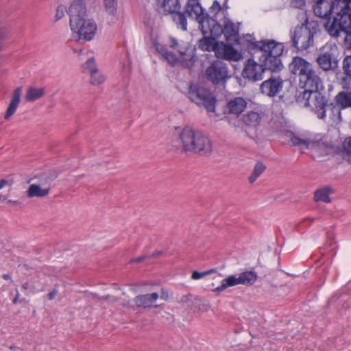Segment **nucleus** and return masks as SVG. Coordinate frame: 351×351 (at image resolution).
Masks as SVG:
<instances>
[{"label": "nucleus", "mask_w": 351, "mask_h": 351, "mask_svg": "<svg viewBox=\"0 0 351 351\" xmlns=\"http://www.w3.org/2000/svg\"><path fill=\"white\" fill-rule=\"evenodd\" d=\"M108 298V296H106L105 298H104L105 300H106L107 298Z\"/></svg>", "instance_id": "nucleus-57"}, {"label": "nucleus", "mask_w": 351, "mask_h": 351, "mask_svg": "<svg viewBox=\"0 0 351 351\" xmlns=\"http://www.w3.org/2000/svg\"><path fill=\"white\" fill-rule=\"evenodd\" d=\"M149 258V256L147 255H142L136 258L131 259L130 263H141L144 261L145 260Z\"/></svg>", "instance_id": "nucleus-46"}, {"label": "nucleus", "mask_w": 351, "mask_h": 351, "mask_svg": "<svg viewBox=\"0 0 351 351\" xmlns=\"http://www.w3.org/2000/svg\"><path fill=\"white\" fill-rule=\"evenodd\" d=\"M205 76L208 82L218 88H224L230 78L227 64L219 60H214L206 68Z\"/></svg>", "instance_id": "nucleus-7"}, {"label": "nucleus", "mask_w": 351, "mask_h": 351, "mask_svg": "<svg viewBox=\"0 0 351 351\" xmlns=\"http://www.w3.org/2000/svg\"><path fill=\"white\" fill-rule=\"evenodd\" d=\"M335 1L337 6L340 3H346L345 5H349L351 3V0H335Z\"/></svg>", "instance_id": "nucleus-51"}, {"label": "nucleus", "mask_w": 351, "mask_h": 351, "mask_svg": "<svg viewBox=\"0 0 351 351\" xmlns=\"http://www.w3.org/2000/svg\"><path fill=\"white\" fill-rule=\"evenodd\" d=\"M331 189L328 186L318 189L315 192L314 200L315 202L329 203L330 202L329 195L331 193Z\"/></svg>", "instance_id": "nucleus-31"}, {"label": "nucleus", "mask_w": 351, "mask_h": 351, "mask_svg": "<svg viewBox=\"0 0 351 351\" xmlns=\"http://www.w3.org/2000/svg\"><path fill=\"white\" fill-rule=\"evenodd\" d=\"M216 57L229 61H238L242 58V55L232 45L220 43L219 49H216Z\"/></svg>", "instance_id": "nucleus-16"}, {"label": "nucleus", "mask_w": 351, "mask_h": 351, "mask_svg": "<svg viewBox=\"0 0 351 351\" xmlns=\"http://www.w3.org/2000/svg\"><path fill=\"white\" fill-rule=\"evenodd\" d=\"M19 291L16 289V295L12 300L13 304H16L19 301ZM24 301H25V299L20 300L21 302H24Z\"/></svg>", "instance_id": "nucleus-49"}, {"label": "nucleus", "mask_w": 351, "mask_h": 351, "mask_svg": "<svg viewBox=\"0 0 351 351\" xmlns=\"http://www.w3.org/2000/svg\"><path fill=\"white\" fill-rule=\"evenodd\" d=\"M341 84L343 88H351V56H346L342 62Z\"/></svg>", "instance_id": "nucleus-21"}, {"label": "nucleus", "mask_w": 351, "mask_h": 351, "mask_svg": "<svg viewBox=\"0 0 351 351\" xmlns=\"http://www.w3.org/2000/svg\"><path fill=\"white\" fill-rule=\"evenodd\" d=\"M186 14H187L186 11L184 12H180V10L172 14L173 21L177 25V27L183 31L187 30V19Z\"/></svg>", "instance_id": "nucleus-30"}, {"label": "nucleus", "mask_w": 351, "mask_h": 351, "mask_svg": "<svg viewBox=\"0 0 351 351\" xmlns=\"http://www.w3.org/2000/svg\"><path fill=\"white\" fill-rule=\"evenodd\" d=\"M179 139L185 152H192L202 156H208L212 153L211 141L201 131L185 127L180 133Z\"/></svg>", "instance_id": "nucleus-4"}, {"label": "nucleus", "mask_w": 351, "mask_h": 351, "mask_svg": "<svg viewBox=\"0 0 351 351\" xmlns=\"http://www.w3.org/2000/svg\"><path fill=\"white\" fill-rule=\"evenodd\" d=\"M193 19L198 23L199 28L204 36L210 34L212 37L217 38L223 34L221 25L217 21L216 19L210 16L205 10Z\"/></svg>", "instance_id": "nucleus-9"}, {"label": "nucleus", "mask_w": 351, "mask_h": 351, "mask_svg": "<svg viewBox=\"0 0 351 351\" xmlns=\"http://www.w3.org/2000/svg\"><path fill=\"white\" fill-rule=\"evenodd\" d=\"M295 98L298 104L309 107L319 119L324 120L328 112L331 120H340L339 108L319 90H297Z\"/></svg>", "instance_id": "nucleus-2"}, {"label": "nucleus", "mask_w": 351, "mask_h": 351, "mask_svg": "<svg viewBox=\"0 0 351 351\" xmlns=\"http://www.w3.org/2000/svg\"><path fill=\"white\" fill-rule=\"evenodd\" d=\"M162 254L161 251H158L155 253H153L152 255L149 256V258H157Z\"/></svg>", "instance_id": "nucleus-52"}, {"label": "nucleus", "mask_w": 351, "mask_h": 351, "mask_svg": "<svg viewBox=\"0 0 351 351\" xmlns=\"http://www.w3.org/2000/svg\"><path fill=\"white\" fill-rule=\"evenodd\" d=\"M2 278L4 279V280H10L11 279V276L9 275V274H4L2 275Z\"/></svg>", "instance_id": "nucleus-54"}, {"label": "nucleus", "mask_w": 351, "mask_h": 351, "mask_svg": "<svg viewBox=\"0 0 351 351\" xmlns=\"http://www.w3.org/2000/svg\"><path fill=\"white\" fill-rule=\"evenodd\" d=\"M178 41L176 38H171L170 39V46L171 47L175 49L176 47H178Z\"/></svg>", "instance_id": "nucleus-50"}, {"label": "nucleus", "mask_w": 351, "mask_h": 351, "mask_svg": "<svg viewBox=\"0 0 351 351\" xmlns=\"http://www.w3.org/2000/svg\"><path fill=\"white\" fill-rule=\"evenodd\" d=\"M220 43L215 41V38L211 36H204L198 42V47L204 51H214L216 54V49H219Z\"/></svg>", "instance_id": "nucleus-23"}, {"label": "nucleus", "mask_w": 351, "mask_h": 351, "mask_svg": "<svg viewBox=\"0 0 351 351\" xmlns=\"http://www.w3.org/2000/svg\"><path fill=\"white\" fill-rule=\"evenodd\" d=\"M325 27L329 34L338 37L341 32L351 33V7L344 5L340 10L337 11L332 22L327 21Z\"/></svg>", "instance_id": "nucleus-6"}, {"label": "nucleus", "mask_w": 351, "mask_h": 351, "mask_svg": "<svg viewBox=\"0 0 351 351\" xmlns=\"http://www.w3.org/2000/svg\"><path fill=\"white\" fill-rule=\"evenodd\" d=\"M58 294V291L56 289H53L51 291H50L48 294V299L49 300H52L55 298L56 295Z\"/></svg>", "instance_id": "nucleus-47"}, {"label": "nucleus", "mask_w": 351, "mask_h": 351, "mask_svg": "<svg viewBox=\"0 0 351 351\" xmlns=\"http://www.w3.org/2000/svg\"><path fill=\"white\" fill-rule=\"evenodd\" d=\"M236 286L235 276L231 275L222 280L221 285L215 288L213 291L220 293L228 287Z\"/></svg>", "instance_id": "nucleus-33"}, {"label": "nucleus", "mask_w": 351, "mask_h": 351, "mask_svg": "<svg viewBox=\"0 0 351 351\" xmlns=\"http://www.w3.org/2000/svg\"><path fill=\"white\" fill-rule=\"evenodd\" d=\"M155 48L157 52L163 57L169 51L167 46L160 43L155 44Z\"/></svg>", "instance_id": "nucleus-42"}, {"label": "nucleus", "mask_w": 351, "mask_h": 351, "mask_svg": "<svg viewBox=\"0 0 351 351\" xmlns=\"http://www.w3.org/2000/svg\"><path fill=\"white\" fill-rule=\"evenodd\" d=\"M246 101L241 97L232 98L228 101L225 111L239 117L246 108Z\"/></svg>", "instance_id": "nucleus-19"}, {"label": "nucleus", "mask_w": 351, "mask_h": 351, "mask_svg": "<svg viewBox=\"0 0 351 351\" xmlns=\"http://www.w3.org/2000/svg\"><path fill=\"white\" fill-rule=\"evenodd\" d=\"M266 166L262 162L256 163L251 176L249 177L250 183H254L256 179L265 171Z\"/></svg>", "instance_id": "nucleus-34"}, {"label": "nucleus", "mask_w": 351, "mask_h": 351, "mask_svg": "<svg viewBox=\"0 0 351 351\" xmlns=\"http://www.w3.org/2000/svg\"><path fill=\"white\" fill-rule=\"evenodd\" d=\"M29 288V283L28 282H25L22 285V289H24V290H27Z\"/></svg>", "instance_id": "nucleus-56"}, {"label": "nucleus", "mask_w": 351, "mask_h": 351, "mask_svg": "<svg viewBox=\"0 0 351 351\" xmlns=\"http://www.w3.org/2000/svg\"><path fill=\"white\" fill-rule=\"evenodd\" d=\"M316 62L324 71H335L338 68V59L336 51L332 49H324L317 56Z\"/></svg>", "instance_id": "nucleus-11"}, {"label": "nucleus", "mask_w": 351, "mask_h": 351, "mask_svg": "<svg viewBox=\"0 0 351 351\" xmlns=\"http://www.w3.org/2000/svg\"><path fill=\"white\" fill-rule=\"evenodd\" d=\"M206 276V273H205V271L199 272L197 271H194L192 273L191 278L193 280H198V279H200L201 278H203Z\"/></svg>", "instance_id": "nucleus-44"}, {"label": "nucleus", "mask_w": 351, "mask_h": 351, "mask_svg": "<svg viewBox=\"0 0 351 351\" xmlns=\"http://www.w3.org/2000/svg\"><path fill=\"white\" fill-rule=\"evenodd\" d=\"M335 10L337 11L338 7L335 1L330 3L327 0H317L313 7L315 14L319 18L328 19V21H330V15Z\"/></svg>", "instance_id": "nucleus-14"}, {"label": "nucleus", "mask_w": 351, "mask_h": 351, "mask_svg": "<svg viewBox=\"0 0 351 351\" xmlns=\"http://www.w3.org/2000/svg\"><path fill=\"white\" fill-rule=\"evenodd\" d=\"M287 136L289 138L293 145L310 149L313 154H317L322 156L329 154L330 147L322 141H309L302 139L291 132L287 134Z\"/></svg>", "instance_id": "nucleus-10"}, {"label": "nucleus", "mask_w": 351, "mask_h": 351, "mask_svg": "<svg viewBox=\"0 0 351 351\" xmlns=\"http://www.w3.org/2000/svg\"><path fill=\"white\" fill-rule=\"evenodd\" d=\"M195 51V49L191 46L185 47L184 50H179L180 58L178 59V62H180L183 67L187 69L193 68L197 60Z\"/></svg>", "instance_id": "nucleus-18"}, {"label": "nucleus", "mask_w": 351, "mask_h": 351, "mask_svg": "<svg viewBox=\"0 0 351 351\" xmlns=\"http://www.w3.org/2000/svg\"><path fill=\"white\" fill-rule=\"evenodd\" d=\"M38 180V183H36L37 184H40L41 187H47L50 186L51 182L53 181L52 177L47 175V174H42L38 176H36L34 178H32L31 180Z\"/></svg>", "instance_id": "nucleus-35"}, {"label": "nucleus", "mask_w": 351, "mask_h": 351, "mask_svg": "<svg viewBox=\"0 0 351 351\" xmlns=\"http://www.w3.org/2000/svg\"><path fill=\"white\" fill-rule=\"evenodd\" d=\"M90 83L95 86L101 84L105 80V77L99 72L98 69L90 73Z\"/></svg>", "instance_id": "nucleus-36"}, {"label": "nucleus", "mask_w": 351, "mask_h": 351, "mask_svg": "<svg viewBox=\"0 0 351 351\" xmlns=\"http://www.w3.org/2000/svg\"><path fill=\"white\" fill-rule=\"evenodd\" d=\"M315 33L314 28H311L306 23L295 27L291 38V46L298 51H304L313 45Z\"/></svg>", "instance_id": "nucleus-8"}, {"label": "nucleus", "mask_w": 351, "mask_h": 351, "mask_svg": "<svg viewBox=\"0 0 351 351\" xmlns=\"http://www.w3.org/2000/svg\"><path fill=\"white\" fill-rule=\"evenodd\" d=\"M204 10V9L201 6L199 0H188L185 5L187 15L192 19Z\"/></svg>", "instance_id": "nucleus-27"}, {"label": "nucleus", "mask_w": 351, "mask_h": 351, "mask_svg": "<svg viewBox=\"0 0 351 351\" xmlns=\"http://www.w3.org/2000/svg\"><path fill=\"white\" fill-rule=\"evenodd\" d=\"M192 297H193V295L191 293H188L186 295H184L180 298L179 302L182 303V304H186L191 300Z\"/></svg>", "instance_id": "nucleus-45"}, {"label": "nucleus", "mask_w": 351, "mask_h": 351, "mask_svg": "<svg viewBox=\"0 0 351 351\" xmlns=\"http://www.w3.org/2000/svg\"><path fill=\"white\" fill-rule=\"evenodd\" d=\"M299 83L301 87L297 90L315 91L323 88L322 80L313 68L299 79Z\"/></svg>", "instance_id": "nucleus-12"}, {"label": "nucleus", "mask_w": 351, "mask_h": 351, "mask_svg": "<svg viewBox=\"0 0 351 351\" xmlns=\"http://www.w3.org/2000/svg\"><path fill=\"white\" fill-rule=\"evenodd\" d=\"M283 82L280 77L271 76L261 83L260 90L263 95L274 97L282 91Z\"/></svg>", "instance_id": "nucleus-13"}, {"label": "nucleus", "mask_w": 351, "mask_h": 351, "mask_svg": "<svg viewBox=\"0 0 351 351\" xmlns=\"http://www.w3.org/2000/svg\"><path fill=\"white\" fill-rule=\"evenodd\" d=\"M349 90H343L338 93L335 97V104L339 108L340 119L341 118V110L351 108V87L346 88Z\"/></svg>", "instance_id": "nucleus-20"}, {"label": "nucleus", "mask_w": 351, "mask_h": 351, "mask_svg": "<svg viewBox=\"0 0 351 351\" xmlns=\"http://www.w3.org/2000/svg\"><path fill=\"white\" fill-rule=\"evenodd\" d=\"M21 92L22 87H18L14 90L11 101L8 107L4 117L5 119H8L16 112L21 101Z\"/></svg>", "instance_id": "nucleus-22"}, {"label": "nucleus", "mask_w": 351, "mask_h": 351, "mask_svg": "<svg viewBox=\"0 0 351 351\" xmlns=\"http://www.w3.org/2000/svg\"><path fill=\"white\" fill-rule=\"evenodd\" d=\"M291 73L298 75L299 79L305 75L311 69L313 65L302 57H293L292 61L289 65Z\"/></svg>", "instance_id": "nucleus-15"}, {"label": "nucleus", "mask_w": 351, "mask_h": 351, "mask_svg": "<svg viewBox=\"0 0 351 351\" xmlns=\"http://www.w3.org/2000/svg\"><path fill=\"white\" fill-rule=\"evenodd\" d=\"M44 95L45 90L43 88H36L30 87L27 91L25 99L27 101H34L43 97Z\"/></svg>", "instance_id": "nucleus-32"}, {"label": "nucleus", "mask_w": 351, "mask_h": 351, "mask_svg": "<svg viewBox=\"0 0 351 351\" xmlns=\"http://www.w3.org/2000/svg\"><path fill=\"white\" fill-rule=\"evenodd\" d=\"M158 298V294L157 293L139 295L134 298V302L138 307L149 308Z\"/></svg>", "instance_id": "nucleus-24"}, {"label": "nucleus", "mask_w": 351, "mask_h": 351, "mask_svg": "<svg viewBox=\"0 0 351 351\" xmlns=\"http://www.w3.org/2000/svg\"><path fill=\"white\" fill-rule=\"evenodd\" d=\"M186 96L197 106L204 108L208 112H215L217 98L209 88L199 83H191Z\"/></svg>", "instance_id": "nucleus-5"}, {"label": "nucleus", "mask_w": 351, "mask_h": 351, "mask_svg": "<svg viewBox=\"0 0 351 351\" xmlns=\"http://www.w3.org/2000/svg\"><path fill=\"white\" fill-rule=\"evenodd\" d=\"M221 9V7L220 3L217 1H214L212 5L209 8L210 14H213V16H211L215 19V17L216 16L217 13L219 12Z\"/></svg>", "instance_id": "nucleus-41"}, {"label": "nucleus", "mask_w": 351, "mask_h": 351, "mask_svg": "<svg viewBox=\"0 0 351 351\" xmlns=\"http://www.w3.org/2000/svg\"><path fill=\"white\" fill-rule=\"evenodd\" d=\"M346 36L345 38V41L346 45H348V47L351 49V33H346Z\"/></svg>", "instance_id": "nucleus-48"}, {"label": "nucleus", "mask_w": 351, "mask_h": 351, "mask_svg": "<svg viewBox=\"0 0 351 351\" xmlns=\"http://www.w3.org/2000/svg\"><path fill=\"white\" fill-rule=\"evenodd\" d=\"M51 186L41 187L40 184H32L29 185L27 195L29 198L32 197H44L49 195Z\"/></svg>", "instance_id": "nucleus-25"}, {"label": "nucleus", "mask_w": 351, "mask_h": 351, "mask_svg": "<svg viewBox=\"0 0 351 351\" xmlns=\"http://www.w3.org/2000/svg\"><path fill=\"white\" fill-rule=\"evenodd\" d=\"M263 117L264 112L256 108L244 114L242 117V121L246 126L256 128L260 125Z\"/></svg>", "instance_id": "nucleus-17"}, {"label": "nucleus", "mask_w": 351, "mask_h": 351, "mask_svg": "<svg viewBox=\"0 0 351 351\" xmlns=\"http://www.w3.org/2000/svg\"><path fill=\"white\" fill-rule=\"evenodd\" d=\"M64 15V8L62 5H59L56 9V20L61 19Z\"/></svg>", "instance_id": "nucleus-43"}, {"label": "nucleus", "mask_w": 351, "mask_h": 351, "mask_svg": "<svg viewBox=\"0 0 351 351\" xmlns=\"http://www.w3.org/2000/svg\"><path fill=\"white\" fill-rule=\"evenodd\" d=\"M106 11L111 15H114L117 9V0H104Z\"/></svg>", "instance_id": "nucleus-38"}, {"label": "nucleus", "mask_w": 351, "mask_h": 351, "mask_svg": "<svg viewBox=\"0 0 351 351\" xmlns=\"http://www.w3.org/2000/svg\"><path fill=\"white\" fill-rule=\"evenodd\" d=\"M163 60L167 61L169 64L174 66L178 62V58L171 51H168L163 57Z\"/></svg>", "instance_id": "nucleus-39"}, {"label": "nucleus", "mask_w": 351, "mask_h": 351, "mask_svg": "<svg viewBox=\"0 0 351 351\" xmlns=\"http://www.w3.org/2000/svg\"><path fill=\"white\" fill-rule=\"evenodd\" d=\"M10 350L12 351H21V349L19 348L13 346L10 347Z\"/></svg>", "instance_id": "nucleus-55"}, {"label": "nucleus", "mask_w": 351, "mask_h": 351, "mask_svg": "<svg viewBox=\"0 0 351 351\" xmlns=\"http://www.w3.org/2000/svg\"><path fill=\"white\" fill-rule=\"evenodd\" d=\"M343 147L347 156L348 157L347 160L351 163V136L344 141Z\"/></svg>", "instance_id": "nucleus-40"}, {"label": "nucleus", "mask_w": 351, "mask_h": 351, "mask_svg": "<svg viewBox=\"0 0 351 351\" xmlns=\"http://www.w3.org/2000/svg\"><path fill=\"white\" fill-rule=\"evenodd\" d=\"M257 280L256 273L252 271H245L239 274V277L235 276V284L243 285L245 286L252 285Z\"/></svg>", "instance_id": "nucleus-26"}, {"label": "nucleus", "mask_w": 351, "mask_h": 351, "mask_svg": "<svg viewBox=\"0 0 351 351\" xmlns=\"http://www.w3.org/2000/svg\"><path fill=\"white\" fill-rule=\"evenodd\" d=\"M223 34L227 40H230L232 38L237 36L238 28L230 20L226 19L223 24Z\"/></svg>", "instance_id": "nucleus-29"}, {"label": "nucleus", "mask_w": 351, "mask_h": 351, "mask_svg": "<svg viewBox=\"0 0 351 351\" xmlns=\"http://www.w3.org/2000/svg\"><path fill=\"white\" fill-rule=\"evenodd\" d=\"M86 7L83 0H75L71 4L68 14L70 27L74 37L86 41L92 40L97 30V25L92 19H86Z\"/></svg>", "instance_id": "nucleus-3"}, {"label": "nucleus", "mask_w": 351, "mask_h": 351, "mask_svg": "<svg viewBox=\"0 0 351 351\" xmlns=\"http://www.w3.org/2000/svg\"><path fill=\"white\" fill-rule=\"evenodd\" d=\"M161 8L165 15L172 14L180 10V0H162Z\"/></svg>", "instance_id": "nucleus-28"}, {"label": "nucleus", "mask_w": 351, "mask_h": 351, "mask_svg": "<svg viewBox=\"0 0 351 351\" xmlns=\"http://www.w3.org/2000/svg\"><path fill=\"white\" fill-rule=\"evenodd\" d=\"M243 42L250 53H261L258 57L259 63L252 58L245 62L242 71V76L245 79L252 82L260 81L263 80L265 70L278 72L282 69L280 57L284 51V45L282 43L269 39L256 41L250 34L245 35Z\"/></svg>", "instance_id": "nucleus-1"}, {"label": "nucleus", "mask_w": 351, "mask_h": 351, "mask_svg": "<svg viewBox=\"0 0 351 351\" xmlns=\"http://www.w3.org/2000/svg\"><path fill=\"white\" fill-rule=\"evenodd\" d=\"M217 271L216 269H211L208 271H206L205 273H206V276L211 274L213 273H215Z\"/></svg>", "instance_id": "nucleus-53"}, {"label": "nucleus", "mask_w": 351, "mask_h": 351, "mask_svg": "<svg viewBox=\"0 0 351 351\" xmlns=\"http://www.w3.org/2000/svg\"><path fill=\"white\" fill-rule=\"evenodd\" d=\"M83 72L85 73H91L93 71L97 70V68L95 64V58H89L83 65H82Z\"/></svg>", "instance_id": "nucleus-37"}]
</instances>
